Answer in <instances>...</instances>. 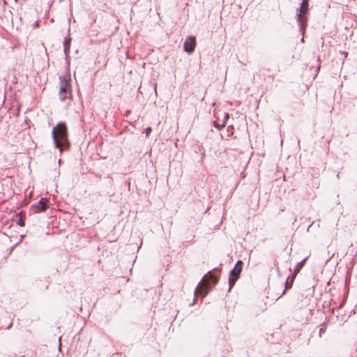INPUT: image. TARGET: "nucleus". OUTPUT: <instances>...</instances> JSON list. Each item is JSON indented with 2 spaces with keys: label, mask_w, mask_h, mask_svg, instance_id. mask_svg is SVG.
Wrapping results in <instances>:
<instances>
[{
  "label": "nucleus",
  "mask_w": 357,
  "mask_h": 357,
  "mask_svg": "<svg viewBox=\"0 0 357 357\" xmlns=\"http://www.w3.org/2000/svg\"><path fill=\"white\" fill-rule=\"evenodd\" d=\"M52 137L54 145L61 151V146L68 143L66 128L63 124H58L52 129Z\"/></svg>",
  "instance_id": "1"
},
{
  "label": "nucleus",
  "mask_w": 357,
  "mask_h": 357,
  "mask_svg": "<svg viewBox=\"0 0 357 357\" xmlns=\"http://www.w3.org/2000/svg\"><path fill=\"white\" fill-rule=\"evenodd\" d=\"M309 0H303L301 6L296 10V21L298 23L299 31L301 34H305L307 28V17L305 14L308 10Z\"/></svg>",
  "instance_id": "2"
},
{
  "label": "nucleus",
  "mask_w": 357,
  "mask_h": 357,
  "mask_svg": "<svg viewBox=\"0 0 357 357\" xmlns=\"http://www.w3.org/2000/svg\"><path fill=\"white\" fill-rule=\"evenodd\" d=\"M70 77L66 75L59 77V96L61 100H64L70 95Z\"/></svg>",
  "instance_id": "3"
},
{
  "label": "nucleus",
  "mask_w": 357,
  "mask_h": 357,
  "mask_svg": "<svg viewBox=\"0 0 357 357\" xmlns=\"http://www.w3.org/2000/svg\"><path fill=\"white\" fill-rule=\"evenodd\" d=\"M241 265L242 261L241 260H238L234 267L232 268V270L230 271V275L229 277V290L231 289V287L235 284L236 281L237 280L239 274L241 271Z\"/></svg>",
  "instance_id": "4"
},
{
  "label": "nucleus",
  "mask_w": 357,
  "mask_h": 357,
  "mask_svg": "<svg viewBox=\"0 0 357 357\" xmlns=\"http://www.w3.org/2000/svg\"><path fill=\"white\" fill-rule=\"evenodd\" d=\"M196 46V40L193 36L187 37L183 43L184 51L188 54L194 52Z\"/></svg>",
  "instance_id": "5"
},
{
  "label": "nucleus",
  "mask_w": 357,
  "mask_h": 357,
  "mask_svg": "<svg viewBox=\"0 0 357 357\" xmlns=\"http://www.w3.org/2000/svg\"><path fill=\"white\" fill-rule=\"evenodd\" d=\"M47 208V199L41 198L37 204L32 206V211L34 213H40L45 211Z\"/></svg>",
  "instance_id": "6"
},
{
  "label": "nucleus",
  "mask_w": 357,
  "mask_h": 357,
  "mask_svg": "<svg viewBox=\"0 0 357 357\" xmlns=\"http://www.w3.org/2000/svg\"><path fill=\"white\" fill-rule=\"evenodd\" d=\"M70 40L71 39L70 38H66L63 42V52L66 56H68L70 53Z\"/></svg>",
  "instance_id": "7"
},
{
  "label": "nucleus",
  "mask_w": 357,
  "mask_h": 357,
  "mask_svg": "<svg viewBox=\"0 0 357 357\" xmlns=\"http://www.w3.org/2000/svg\"><path fill=\"white\" fill-rule=\"evenodd\" d=\"M295 278H296V275H295V274L293 273L291 277L289 276L287 278L286 282H285V289L284 290L282 294L284 293L286 289L291 287Z\"/></svg>",
  "instance_id": "8"
},
{
  "label": "nucleus",
  "mask_w": 357,
  "mask_h": 357,
  "mask_svg": "<svg viewBox=\"0 0 357 357\" xmlns=\"http://www.w3.org/2000/svg\"><path fill=\"white\" fill-rule=\"evenodd\" d=\"M308 257H306L305 259H303L302 261H299L296 266L294 267V274L296 275V274L300 271V270L303 268L304 266V264L307 259Z\"/></svg>",
  "instance_id": "9"
},
{
  "label": "nucleus",
  "mask_w": 357,
  "mask_h": 357,
  "mask_svg": "<svg viewBox=\"0 0 357 357\" xmlns=\"http://www.w3.org/2000/svg\"><path fill=\"white\" fill-rule=\"evenodd\" d=\"M197 291L199 292V294H201V296L202 297H204L208 294V287L204 286V287H201L200 288L197 287L195 291V293L197 294Z\"/></svg>",
  "instance_id": "10"
},
{
  "label": "nucleus",
  "mask_w": 357,
  "mask_h": 357,
  "mask_svg": "<svg viewBox=\"0 0 357 357\" xmlns=\"http://www.w3.org/2000/svg\"><path fill=\"white\" fill-rule=\"evenodd\" d=\"M229 118V115L226 114L224 117L225 121H226ZM225 121H224L223 124L221 126H219L215 122H214L215 127L217 128L218 130H220L221 128H223L225 126Z\"/></svg>",
  "instance_id": "11"
},
{
  "label": "nucleus",
  "mask_w": 357,
  "mask_h": 357,
  "mask_svg": "<svg viewBox=\"0 0 357 357\" xmlns=\"http://www.w3.org/2000/svg\"><path fill=\"white\" fill-rule=\"evenodd\" d=\"M151 132V128L148 127V128H146V137H149V135H150Z\"/></svg>",
  "instance_id": "12"
},
{
  "label": "nucleus",
  "mask_w": 357,
  "mask_h": 357,
  "mask_svg": "<svg viewBox=\"0 0 357 357\" xmlns=\"http://www.w3.org/2000/svg\"><path fill=\"white\" fill-rule=\"evenodd\" d=\"M17 224H18L19 225H20L21 227L24 225V221H23V220H22V218H20V219L17 220Z\"/></svg>",
  "instance_id": "13"
},
{
  "label": "nucleus",
  "mask_w": 357,
  "mask_h": 357,
  "mask_svg": "<svg viewBox=\"0 0 357 357\" xmlns=\"http://www.w3.org/2000/svg\"><path fill=\"white\" fill-rule=\"evenodd\" d=\"M33 28L36 29V28H38L39 26V22L38 21H36L33 24Z\"/></svg>",
  "instance_id": "14"
},
{
  "label": "nucleus",
  "mask_w": 357,
  "mask_h": 357,
  "mask_svg": "<svg viewBox=\"0 0 357 357\" xmlns=\"http://www.w3.org/2000/svg\"><path fill=\"white\" fill-rule=\"evenodd\" d=\"M324 332H325V329H324V328H321L319 329V336H321V333H324Z\"/></svg>",
  "instance_id": "15"
},
{
  "label": "nucleus",
  "mask_w": 357,
  "mask_h": 357,
  "mask_svg": "<svg viewBox=\"0 0 357 357\" xmlns=\"http://www.w3.org/2000/svg\"><path fill=\"white\" fill-rule=\"evenodd\" d=\"M211 277L213 278V282H214L215 283V282H217V281H218V278H216V277H215V276H213V275H212Z\"/></svg>",
  "instance_id": "16"
},
{
  "label": "nucleus",
  "mask_w": 357,
  "mask_h": 357,
  "mask_svg": "<svg viewBox=\"0 0 357 357\" xmlns=\"http://www.w3.org/2000/svg\"><path fill=\"white\" fill-rule=\"evenodd\" d=\"M313 224H314V222H312V224H310V225L308 226L307 229V231H309L310 227H312V225Z\"/></svg>",
  "instance_id": "17"
},
{
  "label": "nucleus",
  "mask_w": 357,
  "mask_h": 357,
  "mask_svg": "<svg viewBox=\"0 0 357 357\" xmlns=\"http://www.w3.org/2000/svg\"><path fill=\"white\" fill-rule=\"evenodd\" d=\"M342 54L343 55H344V57H347V52H342Z\"/></svg>",
  "instance_id": "18"
},
{
  "label": "nucleus",
  "mask_w": 357,
  "mask_h": 357,
  "mask_svg": "<svg viewBox=\"0 0 357 357\" xmlns=\"http://www.w3.org/2000/svg\"><path fill=\"white\" fill-rule=\"evenodd\" d=\"M302 36H303V37H302V38L301 39V42H304V34H303V35L302 34Z\"/></svg>",
  "instance_id": "19"
}]
</instances>
